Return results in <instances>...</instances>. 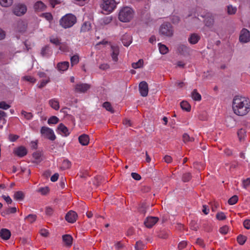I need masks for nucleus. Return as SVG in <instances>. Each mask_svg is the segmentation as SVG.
<instances>
[{"instance_id": "1", "label": "nucleus", "mask_w": 250, "mask_h": 250, "mask_svg": "<svg viewBox=\"0 0 250 250\" xmlns=\"http://www.w3.org/2000/svg\"><path fill=\"white\" fill-rule=\"evenodd\" d=\"M232 109L237 115H246L250 111V100L244 97L235 96L233 100Z\"/></svg>"}, {"instance_id": "2", "label": "nucleus", "mask_w": 250, "mask_h": 250, "mask_svg": "<svg viewBox=\"0 0 250 250\" xmlns=\"http://www.w3.org/2000/svg\"><path fill=\"white\" fill-rule=\"evenodd\" d=\"M77 21L76 16L72 14H67L63 16L60 20V25L66 29L73 26Z\"/></svg>"}, {"instance_id": "3", "label": "nucleus", "mask_w": 250, "mask_h": 250, "mask_svg": "<svg viewBox=\"0 0 250 250\" xmlns=\"http://www.w3.org/2000/svg\"><path fill=\"white\" fill-rule=\"evenodd\" d=\"M133 11L129 7L123 8L119 13V20L124 22H129L133 17Z\"/></svg>"}, {"instance_id": "4", "label": "nucleus", "mask_w": 250, "mask_h": 250, "mask_svg": "<svg viewBox=\"0 0 250 250\" xmlns=\"http://www.w3.org/2000/svg\"><path fill=\"white\" fill-rule=\"evenodd\" d=\"M159 32L163 36L170 37L173 36L174 30L172 25L170 23L164 22L161 25Z\"/></svg>"}, {"instance_id": "5", "label": "nucleus", "mask_w": 250, "mask_h": 250, "mask_svg": "<svg viewBox=\"0 0 250 250\" xmlns=\"http://www.w3.org/2000/svg\"><path fill=\"white\" fill-rule=\"evenodd\" d=\"M41 133L42 136L50 140L54 141L56 139V136L53 130L48 127H42L41 129Z\"/></svg>"}, {"instance_id": "6", "label": "nucleus", "mask_w": 250, "mask_h": 250, "mask_svg": "<svg viewBox=\"0 0 250 250\" xmlns=\"http://www.w3.org/2000/svg\"><path fill=\"white\" fill-rule=\"evenodd\" d=\"M116 7V2L115 0H104L102 4V8L104 10L110 13Z\"/></svg>"}, {"instance_id": "7", "label": "nucleus", "mask_w": 250, "mask_h": 250, "mask_svg": "<svg viewBox=\"0 0 250 250\" xmlns=\"http://www.w3.org/2000/svg\"><path fill=\"white\" fill-rule=\"evenodd\" d=\"M90 88V85L87 83H79L75 85L74 91L76 93H84Z\"/></svg>"}, {"instance_id": "8", "label": "nucleus", "mask_w": 250, "mask_h": 250, "mask_svg": "<svg viewBox=\"0 0 250 250\" xmlns=\"http://www.w3.org/2000/svg\"><path fill=\"white\" fill-rule=\"evenodd\" d=\"M239 41L243 43H247L250 41V32L246 28H243L240 32Z\"/></svg>"}, {"instance_id": "9", "label": "nucleus", "mask_w": 250, "mask_h": 250, "mask_svg": "<svg viewBox=\"0 0 250 250\" xmlns=\"http://www.w3.org/2000/svg\"><path fill=\"white\" fill-rule=\"evenodd\" d=\"M139 90L142 96H147L148 92V87L147 83L145 81L141 82L139 84Z\"/></svg>"}, {"instance_id": "10", "label": "nucleus", "mask_w": 250, "mask_h": 250, "mask_svg": "<svg viewBox=\"0 0 250 250\" xmlns=\"http://www.w3.org/2000/svg\"><path fill=\"white\" fill-rule=\"evenodd\" d=\"M159 220L157 217L149 216L144 221V225L147 228H152Z\"/></svg>"}, {"instance_id": "11", "label": "nucleus", "mask_w": 250, "mask_h": 250, "mask_svg": "<svg viewBox=\"0 0 250 250\" xmlns=\"http://www.w3.org/2000/svg\"><path fill=\"white\" fill-rule=\"evenodd\" d=\"M26 11L27 8L25 5L18 4L14 7L13 13L18 16H21L25 13Z\"/></svg>"}, {"instance_id": "12", "label": "nucleus", "mask_w": 250, "mask_h": 250, "mask_svg": "<svg viewBox=\"0 0 250 250\" xmlns=\"http://www.w3.org/2000/svg\"><path fill=\"white\" fill-rule=\"evenodd\" d=\"M77 215L76 213L72 210L69 211L65 215V220L69 223H73L77 219Z\"/></svg>"}, {"instance_id": "13", "label": "nucleus", "mask_w": 250, "mask_h": 250, "mask_svg": "<svg viewBox=\"0 0 250 250\" xmlns=\"http://www.w3.org/2000/svg\"><path fill=\"white\" fill-rule=\"evenodd\" d=\"M57 132L61 135L64 136L69 135V132L66 126H65L63 124H60L57 128Z\"/></svg>"}, {"instance_id": "14", "label": "nucleus", "mask_w": 250, "mask_h": 250, "mask_svg": "<svg viewBox=\"0 0 250 250\" xmlns=\"http://www.w3.org/2000/svg\"><path fill=\"white\" fill-rule=\"evenodd\" d=\"M46 5L42 1H38L34 4V9L36 12L43 11L46 9Z\"/></svg>"}, {"instance_id": "15", "label": "nucleus", "mask_w": 250, "mask_h": 250, "mask_svg": "<svg viewBox=\"0 0 250 250\" xmlns=\"http://www.w3.org/2000/svg\"><path fill=\"white\" fill-rule=\"evenodd\" d=\"M15 154L20 157H22L27 154V151L25 147L21 146L14 150Z\"/></svg>"}, {"instance_id": "16", "label": "nucleus", "mask_w": 250, "mask_h": 250, "mask_svg": "<svg viewBox=\"0 0 250 250\" xmlns=\"http://www.w3.org/2000/svg\"><path fill=\"white\" fill-rule=\"evenodd\" d=\"M69 66V62H68L64 61L59 62L57 64V68L59 71H65L67 70Z\"/></svg>"}, {"instance_id": "17", "label": "nucleus", "mask_w": 250, "mask_h": 250, "mask_svg": "<svg viewBox=\"0 0 250 250\" xmlns=\"http://www.w3.org/2000/svg\"><path fill=\"white\" fill-rule=\"evenodd\" d=\"M16 30L19 32H23L27 28L26 23L22 21H18L16 23Z\"/></svg>"}, {"instance_id": "18", "label": "nucleus", "mask_w": 250, "mask_h": 250, "mask_svg": "<svg viewBox=\"0 0 250 250\" xmlns=\"http://www.w3.org/2000/svg\"><path fill=\"white\" fill-rule=\"evenodd\" d=\"M0 236L4 240H8L11 236V232L8 229H2L0 231Z\"/></svg>"}, {"instance_id": "19", "label": "nucleus", "mask_w": 250, "mask_h": 250, "mask_svg": "<svg viewBox=\"0 0 250 250\" xmlns=\"http://www.w3.org/2000/svg\"><path fill=\"white\" fill-rule=\"evenodd\" d=\"M200 39V36L196 33L191 34L188 39V41L190 44L197 43Z\"/></svg>"}, {"instance_id": "20", "label": "nucleus", "mask_w": 250, "mask_h": 250, "mask_svg": "<svg viewBox=\"0 0 250 250\" xmlns=\"http://www.w3.org/2000/svg\"><path fill=\"white\" fill-rule=\"evenodd\" d=\"M78 139L79 143L83 146H86L89 142V136L85 134L80 136Z\"/></svg>"}, {"instance_id": "21", "label": "nucleus", "mask_w": 250, "mask_h": 250, "mask_svg": "<svg viewBox=\"0 0 250 250\" xmlns=\"http://www.w3.org/2000/svg\"><path fill=\"white\" fill-rule=\"evenodd\" d=\"M111 57L114 62H116L118 60V56L119 52V48L117 46H111Z\"/></svg>"}, {"instance_id": "22", "label": "nucleus", "mask_w": 250, "mask_h": 250, "mask_svg": "<svg viewBox=\"0 0 250 250\" xmlns=\"http://www.w3.org/2000/svg\"><path fill=\"white\" fill-rule=\"evenodd\" d=\"M50 106L55 110H58L60 108L59 102L56 99H52L49 101Z\"/></svg>"}, {"instance_id": "23", "label": "nucleus", "mask_w": 250, "mask_h": 250, "mask_svg": "<svg viewBox=\"0 0 250 250\" xmlns=\"http://www.w3.org/2000/svg\"><path fill=\"white\" fill-rule=\"evenodd\" d=\"M24 193L21 191H18L15 192L14 199L17 201H22L24 198Z\"/></svg>"}, {"instance_id": "24", "label": "nucleus", "mask_w": 250, "mask_h": 250, "mask_svg": "<svg viewBox=\"0 0 250 250\" xmlns=\"http://www.w3.org/2000/svg\"><path fill=\"white\" fill-rule=\"evenodd\" d=\"M73 238L70 235L65 234L62 236V240L67 246H71L72 244Z\"/></svg>"}, {"instance_id": "25", "label": "nucleus", "mask_w": 250, "mask_h": 250, "mask_svg": "<svg viewBox=\"0 0 250 250\" xmlns=\"http://www.w3.org/2000/svg\"><path fill=\"white\" fill-rule=\"evenodd\" d=\"M178 50L181 54L185 55L188 51L189 48L186 45L181 44L179 46Z\"/></svg>"}, {"instance_id": "26", "label": "nucleus", "mask_w": 250, "mask_h": 250, "mask_svg": "<svg viewBox=\"0 0 250 250\" xmlns=\"http://www.w3.org/2000/svg\"><path fill=\"white\" fill-rule=\"evenodd\" d=\"M192 98L197 101H200L201 100V95L197 92L196 89H194L191 93Z\"/></svg>"}, {"instance_id": "27", "label": "nucleus", "mask_w": 250, "mask_h": 250, "mask_svg": "<svg viewBox=\"0 0 250 250\" xmlns=\"http://www.w3.org/2000/svg\"><path fill=\"white\" fill-rule=\"evenodd\" d=\"M180 105L182 109L186 111H189L190 110L191 106L187 101H182L180 104Z\"/></svg>"}, {"instance_id": "28", "label": "nucleus", "mask_w": 250, "mask_h": 250, "mask_svg": "<svg viewBox=\"0 0 250 250\" xmlns=\"http://www.w3.org/2000/svg\"><path fill=\"white\" fill-rule=\"evenodd\" d=\"M158 46L161 54H166L168 52V49L165 45L159 43Z\"/></svg>"}, {"instance_id": "29", "label": "nucleus", "mask_w": 250, "mask_h": 250, "mask_svg": "<svg viewBox=\"0 0 250 250\" xmlns=\"http://www.w3.org/2000/svg\"><path fill=\"white\" fill-rule=\"evenodd\" d=\"M205 25L207 26L210 27L214 23V19L212 16H208L205 20Z\"/></svg>"}, {"instance_id": "30", "label": "nucleus", "mask_w": 250, "mask_h": 250, "mask_svg": "<svg viewBox=\"0 0 250 250\" xmlns=\"http://www.w3.org/2000/svg\"><path fill=\"white\" fill-rule=\"evenodd\" d=\"M112 20L111 16L105 17L101 20V24L102 25H107L111 22Z\"/></svg>"}, {"instance_id": "31", "label": "nucleus", "mask_w": 250, "mask_h": 250, "mask_svg": "<svg viewBox=\"0 0 250 250\" xmlns=\"http://www.w3.org/2000/svg\"><path fill=\"white\" fill-rule=\"evenodd\" d=\"M145 247V244L141 241H137L135 245V249L136 250H142L144 249Z\"/></svg>"}, {"instance_id": "32", "label": "nucleus", "mask_w": 250, "mask_h": 250, "mask_svg": "<svg viewBox=\"0 0 250 250\" xmlns=\"http://www.w3.org/2000/svg\"><path fill=\"white\" fill-rule=\"evenodd\" d=\"M90 23L88 22H85L82 25L81 31L83 32L88 31L90 30Z\"/></svg>"}, {"instance_id": "33", "label": "nucleus", "mask_w": 250, "mask_h": 250, "mask_svg": "<svg viewBox=\"0 0 250 250\" xmlns=\"http://www.w3.org/2000/svg\"><path fill=\"white\" fill-rule=\"evenodd\" d=\"M21 114L25 119L28 120H31L33 117V114L31 112H27L24 110H22L21 111Z\"/></svg>"}, {"instance_id": "34", "label": "nucleus", "mask_w": 250, "mask_h": 250, "mask_svg": "<svg viewBox=\"0 0 250 250\" xmlns=\"http://www.w3.org/2000/svg\"><path fill=\"white\" fill-rule=\"evenodd\" d=\"M144 61L143 59H140L137 62L132 63V67L134 69L141 68L143 66Z\"/></svg>"}, {"instance_id": "35", "label": "nucleus", "mask_w": 250, "mask_h": 250, "mask_svg": "<svg viewBox=\"0 0 250 250\" xmlns=\"http://www.w3.org/2000/svg\"><path fill=\"white\" fill-rule=\"evenodd\" d=\"M37 191L40 193L42 195H46L49 192V188L48 187H44L39 188Z\"/></svg>"}, {"instance_id": "36", "label": "nucleus", "mask_w": 250, "mask_h": 250, "mask_svg": "<svg viewBox=\"0 0 250 250\" xmlns=\"http://www.w3.org/2000/svg\"><path fill=\"white\" fill-rule=\"evenodd\" d=\"M50 42L55 45H60L62 44L61 40L58 37L53 36L50 38Z\"/></svg>"}, {"instance_id": "37", "label": "nucleus", "mask_w": 250, "mask_h": 250, "mask_svg": "<svg viewBox=\"0 0 250 250\" xmlns=\"http://www.w3.org/2000/svg\"><path fill=\"white\" fill-rule=\"evenodd\" d=\"M183 140L185 143L192 142L194 140V138L190 137L187 133H184L183 135Z\"/></svg>"}, {"instance_id": "38", "label": "nucleus", "mask_w": 250, "mask_h": 250, "mask_svg": "<svg viewBox=\"0 0 250 250\" xmlns=\"http://www.w3.org/2000/svg\"><path fill=\"white\" fill-rule=\"evenodd\" d=\"M42 17L45 18L49 22H51L53 20V16L50 13H44L42 14Z\"/></svg>"}, {"instance_id": "39", "label": "nucleus", "mask_w": 250, "mask_h": 250, "mask_svg": "<svg viewBox=\"0 0 250 250\" xmlns=\"http://www.w3.org/2000/svg\"><path fill=\"white\" fill-rule=\"evenodd\" d=\"M49 82L50 79L49 77H47V79L46 80H42L41 82L38 84L37 86L39 88H42L44 87Z\"/></svg>"}, {"instance_id": "40", "label": "nucleus", "mask_w": 250, "mask_h": 250, "mask_svg": "<svg viewBox=\"0 0 250 250\" xmlns=\"http://www.w3.org/2000/svg\"><path fill=\"white\" fill-rule=\"evenodd\" d=\"M13 3V0H0V4L3 7L10 6Z\"/></svg>"}, {"instance_id": "41", "label": "nucleus", "mask_w": 250, "mask_h": 250, "mask_svg": "<svg viewBox=\"0 0 250 250\" xmlns=\"http://www.w3.org/2000/svg\"><path fill=\"white\" fill-rule=\"evenodd\" d=\"M59 120L58 117L56 116H53L51 117L47 121V123L49 125L51 124H56L58 123Z\"/></svg>"}, {"instance_id": "42", "label": "nucleus", "mask_w": 250, "mask_h": 250, "mask_svg": "<svg viewBox=\"0 0 250 250\" xmlns=\"http://www.w3.org/2000/svg\"><path fill=\"white\" fill-rule=\"evenodd\" d=\"M191 178V173L189 172H186L183 175L182 180L184 182H188Z\"/></svg>"}, {"instance_id": "43", "label": "nucleus", "mask_w": 250, "mask_h": 250, "mask_svg": "<svg viewBox=\"0 0 250 250\" xmlns=\"http://www.w3.org/2000/svg\"><path fill=\"white\" fill-rule=\"evenodd\" d=\"M103 107L105 108L107 111H110L112 113L114 112V110L111 106V105L109 102H105L103 104Z\"/></svg>"}, {"instance_id": "44", "label": "nucleus", "mask_w": 250, "mask_h": 250, "mask_svg": "<svg viewBox=\"0 0 250 250\" xmlns=\"http://www.w3.org/2000/svg\"><path fill=\"white\" fill-rule=\"evenodd\" d=\"M49 47L48 46H45L43 47L41 50V54L42 57H48L49 56L48 51Z\"/></svg>"}, {"instance_id": "45", "label": "nucleus", "mask_w": 250, "mask_h": 250, "mask_svg": "<svg viewBox=\"0 0 250 250\" xmlns=\"http://www.w3.org/2000/svg\"><path fill=\"white\" fill-rule=\"evenodd\" d=\"M70 61L72 65L77 64L79 62V56L77 55L73 56L70 59Z\"/></svg>"}, {"instance_id": "46", "label": "nucleus", "mask_w": 250, "mask_h": 250, "mask_svg": "<svg viewBox=\"0 0 250 250\" xmlns=\"http://www.w3.org/2000/svg\"><path fill=\"white\" fill-rule=\"evenodd\" d=\"M36 215L34 214H29L25 218V219H27L30 223L34 222L36 221Z\"/></svg>"}, {"instance_id": "47", "label": "nucleus", "mask_w": 250, "mask_h": 250, "mask_svg": "<svg viewBox=\"0 0 250 250\" xmlns=\"http://www.w3.org/2000/svg\"><path fill=\"white\" fill-rule=\"evenodd\" d=\"M237 241L240 245H243L246 241V237L243 235H239L237 237Z\"/></svg>"}, {"instance_id": "48", "label": "nucleus", "mask_w": 250, "mask_h": 250, "mask_svg": "<svg viewBox=\"0 0 250 250\" xmlns=\"http://www.w3.org/2000/svg\"><path fill=\"white\" fill-rule=\"evenodd\" d=\"M237 11L235 7H233L232 5H229L228 6V13L229 15L234 14Z\"/></svg>"}, {"instance_id": "49", "label": "nucleus", "mask_w": 250, "mask_h": 250, "mask_svg": "<svg viewBox=\"0 0 250 250\" xmlns=\"http://www.w3.org/2000/svg\"><path fill=\"white\" fill-rule=\"evenodd\" d=\"M71 166V162L68 160H64L62 164V167L63 169L69 168Z\"/></svg>"}, {"instance_id": "50", "label": "nucleus", "mask_w": 250, "mask_h": 250, "mask_svg": "<svg viewBox=\"0 0 250 250\" xmlns=\"http://www.w3.org/2000/svg\"><path fill=\"white\" fill-rule=\"evenodd\" d=\"M10 107V105L4 101L0 102V108L6 110Z\"/></svg>"}, {"instance_id": "51", "label": "nucleus", "mask_w": 250, "mask_h": 250, "mask_svg": "<svg viewBox=\"0 0 250 250\" xmlns=\"http://www.w3.org/2000/svg\"><path fill=\"white\" fill-rule=\"evenodd\" d=\"M23 79L24 80L29 82L30 83H34L36 81V79L34 77L30 76H24L23 77Z\"/></svg>"}, {"instance_id": "52", "label": "nucleus", "mask_w": 250, "mask_h": 250, "mask_svg": "<svg viewBox=\"0 0 250 250\" xmlns=\"http://www.w3.org/2000/svg\"><path fill=\"white\" fill-rule=\"evenodd\" d=\"M238 200V196L236 195H234L229 199L228 203H237Z\"/></svg>"}, {"instance_id": "53", "label": "nucleus", "mask_w": 250, "mask_h": 250, "mask_svg": "<svg viewBox=\"0 0 250 250\" xmlns=\"http://www.w3.org/2000/svg\"><path fill=\"white\" fill-rule=\"evenodd\" d=\"M171 21L174 24H177L180 21V18L178 16L173 15L171 17Z\"/></svg>"}, {"instance_id": "54", "label": "nucleus", "mask_w": 250, "mask_h": 250, "mask_svg": "<svg viewBox=\"0 0 250 250\" xmlns=\"http://www.w3.org/2000/svg\"><path fill=\"white\" fill-rule=\"evenodd\" d=\"M229 230V228L226 226H223L222 228H221L219 229V231L221 233L223 234H226L227 233Z\"/></svg>"}, {"instance_id": "55", "label": "nucleus", "mask_w": 250, "mask_h": 250, "mask_svg": "<svg viewBox=\"0 0 250 250\" xmlns=\"http://www.w3.org/2000/svg\"><path fill=\"white\" fill-rule=\"evenodd\" d=\"M17 211V208L16 207H12L8 208L5 210L6 214L13 213L16 212Z\"/></svg>"}, {"instance_id": "56", "label": "nucleus", "mask_w": 250, "mask_h": 250, "mask_svg": "<svg viewBox=\"0 0 250 250\" xmlns=\"http://www.w3.org/2000/svg\"><path fill=\"white\" fill-rule=\"evenodd\" d=\"M187 245V242L185 241H182L180 242L178 244V249L181 250L185 248Z\"/></svg>"}, {"instance_id": "57", "label": "nucleus", "mask_w": 250, "mask_h": 250, "mask_svg": "<svg viewBox=\"0 0 250 250\" xmlns=\"http://www.w3.org/2000/svg\"><path fill=\"white\" fill-rule=\"evenodd\" d=\"M216 218L219 220H223L226 218V215L223 212L218 213L216 214Z\"/></svg>"}, {"instance_id": "58", "label": "nucleus", "mask_w": 250, "mask_h": 250, "mask_svg": "<svg viewBox=\"0 0 250 250\" xmlns=\"http://www.w3.org/2000/svg\"><path fill=\"white\" fill-rule=\"evenodd\" d=\"M250 184V178H248L243 181V185L244 188H247Z\"/></svg>"}, {"instance_id": "59", "label": "nucleus", "mask_w": 250, "mask_h": 250, "mask_svg": "<svg viewBox=\"0 0 250 250\" xmlns=\"http://www.w3.org/2000/svg\"><path fill=\"white\" fill-rule=\"evenodd\" d=\"M243 225L246 229H250V219L245 220L243 222Z\"/></svg>"}, {"instance_id": "60", "label": "nucleus", "mask_w": 250, "mask_h": 250, "mask_svg": "<svg viewBox=\"0 0 250 250\" xmlns=\"http://www.w3.org/2000/svg\"><path fill=\"white\" fill-rule=\"evenodd\" d=\"M131 175L132 177L134 180H140L141 179V176L139 174H138L137 173L132 172V173H131Z\"/></svg>"}, {"instance_id": "61", "label": "nucleus", "mask_w": 250, "mask_h": 250, "mask_svg": "<svg viewBox=\"0 0 250 250\" xmlns=\"http://www.w3.org/2000/svg\"><path fill=\"white\" fill-rule=\"evenodd\" d=\"M99 68L103 70H105L109 68V65L107 63H103L100 65Z\"/></svg>"}, {"instance_id": "62", "label": "nucleus", "mask_w": 250, "mask_h": 250, "mask_svg": "<svg viewBox=\"0 0 250 250\" xmlns=\"http://www.w3.org/2000/svg\"><path fill=\"white\" fill-rule=\"evenodd\" d=\"M49 1L53 8H54L56 5L60 3L58 0H49Z\"/></svg>"}, {"instance_id": "63", "label": "nucleus", "mask_w": 250, "mask_h": 250, "mask_svg": "<svg viewBox=\"0 0 250 250\" xmlns=\"http://www.w3.org/2000/svg\"><path fill=\"white\" fill-rule=\"evenodd\" d=\"M19 138V136L16 135L10 134L9 136V139L11 142H15Z\"/></svg>"}, {"instance_id": "64", "label": "nucleus", "mask_w": 250, "mask_h": 250, "mask_svg": "<svg viewBox=\"0 0 250 250\" xmlns=\"http://www.w3.org/2000/svg\"><path fill=\"white\" fill-rule=\"evenodd\" d=\"M53 209L52 208L48 207H46L45 209V213L48 215H51L53 214Z\"/></svg>"}]
</instances>
